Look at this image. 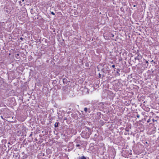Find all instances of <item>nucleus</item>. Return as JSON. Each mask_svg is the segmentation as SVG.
I'll list each match as a JSON object with an SVG mask.
<instances>
[{"label": "nucleus", "mask_w": 159, "mask_h": 159, "mask_svg": "<svg viewBox=\"0 0 159 159\" xmlns=\"http://www.w3.org/2000/svg\"><path fill=\"white\" fill-rule=\"evenodd\" d=\"M91 129L88 127H85L84 131H82L81 134L82 137L85 139H88L89 137L91 134Z\"/></svg>", "instance_id": "obj_1"}, {"label": "nucleus", "mask_w": 159, "mask_h": 159, "mask_svg": "<svg viewBox=\"0 0 159 159\" xmlns=\"http://www.w3.org/2000/svg\"><path fill=\"white\" fill-rule=\"evenodd\" d=\"M110 72L109 68L107 66H104L103 68L101 70V73L102 74V77H105L106 76V75L107 74L108 75Z\"/></svg>", "instance_id": "obj_2"}, {"label": "nucleus", "mask_w": 159, "mask_h": 159, "mask_svg": "<svg viewBox=\"0 0 159 159\" xmlns=\"http://www.w3.org/2000/svg\"><path fill=\"white\" fill-rule=\"evenodd\" d=\"M135 55V56L134 57V58L138 61V62H139V60L142 58L141 55L138 53H136Z\"/></svg>", "instance_id": "obj_3"}, {"label": "nucleus", "mask_w": 159, "mask_h": 159, "mask_svg": "<svg viewBox=\"0 0 159 159\" xmlns=\"http://www.w3.org/2000/svg\"><path fill=\"white\" fill-rule=\"evenodd\" d=\"M144 41H146V42L145 43V45H146L147 47H146V46L145 45V47L144 48H145L146 50H147V51L148 52V53L149 52V51H148V39H147V38Z\"/></svg>", "instance_id": "obj_4"}, {"label": "nucleus", "mask_w": 159, "mask_h": 159, "mask_svg": "<svg viewBox=\"0 0 159 159\" xmlns=\"http://www.w3.org/2000/svg\"><path fill=\"white\" fill-rule=\"evenodd\" d=\"M110 54L109 56L110 57V58L113 60H114L115 59H116V58L115 57V55L114 54H115V53L114 52V53H112L111 52H110Z\"/></svg>", "instance_id": "obj_5"}, {"label": "nucleus", "mask_w": 159, "mask_h": 159, "mask_svg": "<svg viewBox=\"0 0 159 159\" xmlns=\"http://www.w3.org/2000/svg\"><path fill=\"white\" fill-rule=\"evenodd\" d=\"M143 143L145 147H148L149 143V140L146 139L145 140H143Z\"/></svg>", "instance_id": "obj_6"}, {"label": "nucleus", "mask_w": 159, "mask_h": 159, "mask_svg": "<svg viewBox=\"0 0 159 159\" xmlns=\"http://www.w3.org/2000/svg\"><path fill=\"white\" fill-rule=\"evenodd\" d=\"M71 116L74 119H78V116L77 114L75 113H72L71 114Z\"/></svg>", "instance_id": "obj_7"}, {"label": "nucleus", "mask_w": 159, "mask_h": 159, "mask_svg": "<svg viewBox=\"0 0 159 159\" xmlns=\"http://www.w3.org/2000/svg\"><path fill=\"white\" fill-rule=\"evenodd\" d=\"M149 60H147L146 59H145V58L143 59V62L144 63H146L147 64V67L146 68H147V66H148V61Z\"/></svg>", "instance_id": "obj_8"}, {"label": "nucleus", "mask_w": 159, "mask_h": 159, "mask_svg": "<svg viewBox=\"0 0 159 159\" xmlns=\"http://www.w3.org/2000/svg\"><path fill=\"white\" fill-rule=\"evenodd\" d=\"M62 89L63 90L64 92H66L67 90V87L66 86H65L62 87Z\"/></svg>", "instance_id": "obj_9"}, {"label": "nucleus", "mask_w": 159, "mask_h": 159, "mask_svg": "<svg viewBox=\"0 0 159 159\" xmlns=\"http://www.w3.org/2000/svg\"><path fill=\"white\" fill-rule=\"evenodd\" d=\"M58 79H57L56 80L53 81L52 84H53V85H55L57 83V82L58 81Z\"/></svg>", "instance_id": "obj_10"}, {"label": "nucleus", "mask_w": 159, "mask_h": 159, "mask_svg": "<svg viewBox=\"0 0 159 159\" xmlns=\"http://www.w3.org/2000/svg\"><path fill=\"white\" fill-rule=\"evenodd\" d=\"M63 82L64 84H66L67 83L68 80L64 78L63 79Z\"/></svg>", "instance_id": "obj_11"}, {"label": "nucleus", "mask_w": 159, "mask_h": 159, "mask_svg": "<svg viewBox=\"0 0 159 159\" xmlns=\"http://www.w3.org/2000/svg\"><path fill=\"white\" fill-rule=\"evenodd\" d=\"M101 113L100 112H97V115L98 117V119H100L101 118Z\"/></svg>", "instance_id": "obj_12"}, {"label": "nucleus", "mask_w": 159, "mask_h": 159, "mask_svg": "<svg viewBox=\"0 0 159 159\" xmlns=\"http://www.w3.org/2000/svg\"><path fill=\"white\" fill-rule=\"evenodd\" d=\"M60 123L58 122H57L55 123L54 124V127L55 128H57L58 127V125H59Z\"/></svg>", "instance_id": "obj_13"}, {"label": "nucleus", "mask_w": 159, "mask_h": 159, "mask_svg": "<svg viewBox=\"0 0 159 159\" xmlns=\"http://www.w3.org/2000/svg\"><path fill=\"white\" fill-rule=\"evenodd\" d=\"M115 69H116V72L119 75H120L119 72L120 71L121 69H120L116 68H115Z\"/></svg>", "instance_id": "obj_14"}, {"label": "nucleus", "mask_w": 159, "mask_h": 159, "mask_svg": "<svg viewBox=\"0 0 159 159\" xmlns=\"http://www.w3.org/2000/svg\"><path fill=\"white\" fill-rule=\"evenodd\" d=\"M144 110L147 112L149 111V108L148 107L145 106L144 108Z\"/></svg>", "instance_id": "obj_15"}, {"label": "nucleus", "mask_w": 159, "mask_h": 159, "mask_svg": "<svg viewBox=\"0 0 159 159\" xmlns=\"http://www.w3.org/2000/svg\"><path fill=\"white\" fill-rule=\"evenodd\" d=\"M78 159H87L86 157L84 156L79 157Z\"/></svg>", "instance_id": "obj_16"}, {"label": "nucleus", "mask_w": 159, "mask_h": 159, "mask_svg": "<svg viewBox=\"0 0 159 159\" xmlns=\"http://www.w3.org/2000/svg\"><path fill=\"white\" fill-rule=\"evenodd\" d=\"M149 71V70H148V71L146 73H145V76H147V79H148V77L149 76V73L148 72V71Z\"/></svg>", "instance_id": "obj_17"}, {"label": "nucleus", "mask_w": 159, "mask_h": 159, "mask_svg": "<svg viewBox=\"0 0 159 159\" xmlns=\"http://www.w3.org/2000/svg\"><path fill=\"white\" fill-rule=\"evenodd\" d=\"M55 86H56L57 87V89H61V87L60 85H55Z\"/></svg>", "instance_id": "obj_18"}, {"label": "nucleus", "mask_w": 159, "mask_h": 159, "mask_svg": "<svg viewBox=\"0 0 159 159\" xmlns=\"http://www.w3.org/2000/svg\"><path fill=\"white\" fill-rule=\"evenodd\" d=\"M147 101H145L144 102L143 105L145 106H148L147 105Z\"/></svg>", "instance_id": "obj_19"}, {"label": "nucleus", "mask_w": 159, "mask_h": 159, "mask_svg": "<svg viewBox=\"0 0 159 159\" xmlns=\"http://www.w3.org/2000/svg\"><path fill=\"white\" fill-rule=\"evenodd\" d=\"M98 136V134H95L94 135V139L96 138Z\"/></svg>", "instance_id": "obj_20"}, {"label": "nucleus", "mask_w": 159, "mask_h": 159, "mask_svg": "<svg viewBox=\"0 0 159 159\" xmlns=\"http://www.w3.org/2000/svg\"><path fill=\"white\" fill-rule=\"evenodd\" d=\"M120 10L121 11H122L123 12H125L124 9L123 7H121L120 8Z\"/></svg>", "instance_id": "obj_21"}, {"label": "nucleus", "mask_w": 159, "mask_h": 159, "mask_svg": "<svg viewBox=\"0 0 159 159\" xmlns=\"http://www.w3.org/2000/svg\"><path fill=\"white\" fill-rule=\"evenodd\" d=\"M137 60L135 58H134V59H132V61L134 62H138V61H137ZM138 62H139L138 61Z\"/></svg>", "instance_id": "obj_22"}, {"label": "nucleus", "mask_w": 159, "mask_h": 159, "mask_svg": "<svg viewBox=\"0 0 159 159\" xmlns=\"http://www.w3.org/2000/svg\"><path fill=\"white\" fill-rule=\"evenodd\" d=\"M27 155H25L23 156V159H25V158H26L27 157Z\"/></svg>", "instance_id": "obj_23"}, {"label": "nucleus", "mask_w": 159, "mask_h": 159, "mask_svg": "<svg viewBox=\"0 0 159 159\" xmlns=\"http://www.w3.org/2000/svg\"><path fill=\"white\" fill-rule=\"evenodd\" d=\"M84 111L86 112H87L88 111V108L87 107H85L84 109Z\"/></svg>", "instance_id": "obj_24"}, {"label": "nucleus", "mask_w": 159, "mask_h": 159, "mask_svg": "<svg viewBox=\"0 0 159 159\" xmlns=\"http://www.w3.org/2000/svg\"><path fill=\"white\" fill-rule=\"evenodd\" d=\"M98 75V77H99V78H101V76H102V74H100V73H99V75Z\"/></svg>", "instance_id": "obj_25"}, {"label": "nucleus", "mask_w": 159, "mask_h": 159, "mask_svg": "<svg viewBox=\"0 0 159 159\" xmlns=\"http://www.w3.org/2000/svg\"><path fill=\"white\" fill-rule=\"evenodd\" d=\"M119 61H122V58L121 57H120L119 59Z\"/></svg>", "instance_id": "obj_26"}, {"label": "nucleus", "mask_w": 159, "mask_h": 159, "mask_svg": "<svg viewBox=\"0 0 159 159\" xmlns=\"http://www.w3.org/2000/svg\"><path fill=\"white\" fill-rule=\"evenodd\" d=\"M104 103L103 102H100L99 103V104H102V105H104Z\"/></svg>", "instance_id": "obj_27"}, {"label": "nucleus", "mask_w": 159, "mask_h": 159, "mask_svg": "<svg viewBox=\"0 0 159 159\" xmlns=\"http://www.w3.org/2000/svg\"><path fill=\"white\" fill-rule=\"evenodd\" d=\"M117 84L120 85V84H121V83L120 82H118V83H117Z\"/></svg>", "instance_id": "obj_28"}, {"label": "nucleus", "mask_w": 159, "mask_h": 159, "mask_svg": "<svg viewBox=\"0 0 159 159\" xmlns=\"http://www.w3.org/2000/svg\"><path fill=\"white\" fill-rule=\"evenodd\" d=\"M51 13L52 14V15H55V14L53 11L51 12Z\"/></svg>", "instance_id": "obj_29"}, {"label": "nucleus", "mask_w": 159, "mask_h": 159, "mask_svg": "<svg viewBox=\"0 0 159 159\" xmlns=\"http://www.w3.org/2000/svg\"><path fill=\"white\" fill-rule=\"evenodd\" d=\"M136 117L138 118H139L140 117V116L139 115V114H137V115H136Z\"/></svg>", "instance_id": "obj_30"}, {"label": "nucleus", "mask_w": 159, "mask_h": 159, "mask_svg": "<svg viewBox=\"0 0 159 159\" xmlns=\"http://www.w3.org/2000/svg\"><path fill=\"white\" fill-rule=\"evenodd\" d=\"M80 144H76V146L77 147H80Z\"/></svg>", "instance_id": "obj_31"}, {"label": "nucleus", "mask_w": 159, "mask_h": 159, "mask_svg": "<svg viewBox=\"0 0 159 159\" xmlns=\"http://www.w3.org/2000/svg\"><path fill=\"white\" fill-rule=\"evenodd\" d=\"M111 66L112 68H114L115 67V66L114 65H113L112 66Z\"/></svg>", "instance_id": "obj_32"}, {"label": "nucleus", "mask_w": 159, "mask_h": 159, "mask_svg": "<svg viewBox=\"0 0 159 159\" xmlns=\"http://www.w3.org/2000/svg\"><path fill=\"white\" fill-rule=\"evenodd\" d=\"M111 35L110 36H112V37H114V35H113V34H111Z\"/></svg>", "instance_id": "obj_33"}, {"label": "nucleus", "mask_w": 159, "mask_h": 159, "mask_svg": "<svg viewBox=\"0 0 159 159\" xmlns=\"http://www.w3.org/2000/svg\"><path fill=\"white\" fill-rule=\"evenodd\" d=\"M32 135V132L31 134H30L29 137H31Z\"/></svg>", "instance_id": "obj_34"}, {"label": "nucleus", "mask_w": 159, "mask_h": 159, "mask_svg": "<svg viewBox=\"0 0 159 159\" xmlns=\"http://www.w3.org/2000/svg\"><path fill=\"white\" fill-rule=\"evenodd\" d=\"M21 1H19V3L20 4H21Z\"/></svg>", "instance_id": "obj_35"}, {"label": "nucleus", "mask_w": 159, "mask_h": 159, "mask_svg": "<svg viewBox=\"0 0 159 159\" xmlns=\"http://www.w3.org/2000/svg\"><path fill=\"white\" fill-rule=\"evenodd\" d=\"M147 122L148 123H149V119H148L147 120Z\"/></svg>", "instance_id": "obj_36"}, {"label": "nucleus", "mask_w": 159, "mask_h": 159, "mask_svg": "<svg viewBox=\"0 0 159 159\" xmlns=\"http://www.w3.org/2000/svg\"><path fill=\"white\" fill-rule=\"evenodd\" d=\"M20 39H21L22 40H23V38L22 37L20 38Z\"/></svg>", "instance_id": "obj_37"}, {"label": "nucleus", "mask_w": 159, "mask_h": 159, "mask_svg": "<svg viewBox=\"0 0 159 159\" xmlns=\"http://www.w3.org/2000/svg\"><path fill=\"white\" fill-rule=\"evenodd\" d=\"M1 117L2 119H4V118L2 116H1Z\"/></svg>", "instance_id": "obj_38"}, {"label": "nucleus", "mask_w": 159, "mask_h": 159, "mask_svg": "<svg viewBox=\"0 0 159 159\" xmlns=\"http://www.w3.org/2000/svg\"><path fill=\"white\" fill-rule=\"evenodd\" d=\"M22 154H24V152H22Z\"/></svg>", "instance_id": "obj_39"}, {"label": "nucleus", "mask_w": 159, "mask_h": 159, "mask_svg": "<svg viewBox=\"0 0 159 159\" xmlns=\"http://www.w3.org/2000/svg\"><path fill=\"white\" fill-rule=\"evenodd\" d=\"M133 7H136V5H134L133 6Z\"/></svg>", "instance_id": "obj_40"}, {"label": "nucleus", "mask_w": 159, "mask_h": 159, "mask_svg": "<svg viewBox=\"0 0 159 159\" xmlns=\"http://www.w3.org/2000/svg\"><path fill=\"white\" fill-rule=\"evenodd\" d=\"M22 0V2H24L25 1L24 0Z\"/></svg>", "instance_id": "obj_41"}, {"label": "nucleus", "mask_w": 159, "mask_h": 159, "mask_svg": "<svg viewBox=\"0 0 159 159\" xmlns=\"http://www.w3.org/2000/svg\"><path fill=\"white\" fill-rule=\"evenodd\" d=\"M8 144H10V142H8Z\"/></svg>", "instance_id": "obj_42"}, {"label": "nucleus", "mask_w": 159, "mask_h": 159, "mask_svg": "<svg viewBox=\"0 0 159 159\" xmlns=\"http://www.w3.org/2000/svg\"><path fill=\"white\" fill-rule=\"evenodd\" d=\"M6 12H9V11H8L7 10V11H6Z\"/></svg>", "instance_id": "obj_43"}, {"label": "nucleus", "mask_w": 159, "mask_h": 159, "mask_svg": "<svg viewBox=\"0 0 159 159\" xmlns=\"http://www.w3.org/2000/svg\"><path fill=\"white\" fill-rule=\"evenodd\" d=\"M43 156H44V153H43Z\"/></svg>", "instance_id": "obj_44"}, {"label": "nucleus", "mask_w": 159, "mask_h": 159, "mask_svg": "<svg viewBox=\"0 0 159 159\" xmlns=\"http://www.w3.org/2000/svg\"><path fill=\"white\" fill-rule=\"evenodd\" d=\"M92 41H93V39H92Z\"/></svg>", "instance_id": "obj_45"}, {"label": "nucleus", "mask_w": 159, "mask_h": 159, "mask_svg": "<svg viewBox=\"0 0 159 159\" xmlns=\"http://www.w3.org/2000/svg\"><path fill=\"white\" fill-rule=\"evenodd\" d=\"M17 55H18H18H19V54H17Z\"/></svg>", "instance_id": "obj_46"}, {"label": "nucleus", "mask_w": 159, "mask_h": 159, "mask_svg": "<svg viewBox=\"0 0 159 159\" xmlns=\"http://www.w3.org/2000/svg\"><path fill=\"white\" fill-rule=\"evenodd\" d=\"M31 10H33V9H32H32H31Z\"/></svg>", "instance_id": "obj_47"}]
</instances>
